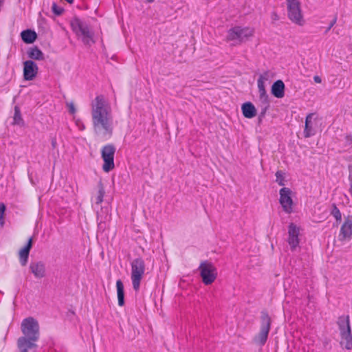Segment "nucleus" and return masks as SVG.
<instances>
[{
  "mask_svg": "<svg viewBox=\"0 0 352 352\" xmlns=\"http://www.w3.org/2000/svg\"><path fill=\"white\" fill-rule=\"evenodd\" d=\"M93 129L102 141L110 139L113 131V117L111 105L103 95L97 96L91 103Z\"/></svg>",
  "mask_w": 352,
  "mask_h": 352,
  "instance_id": "1",
  "label": "nucleus"
},
{
  "mask_svg": "<svg viewBox=\"0 0 352 352\" xmlns=\"http://www.w3.org/2000/svg\"><path fill=\"white\" fill-rule=\"evenodd\" d=\"M21 331L24 335L18 339L17 345L21 352H28L36 346L35 342L39 338V325L32 317L25 318L21 322Z\"/></svg>",
  "mask_w": 352,
  "mask_h": 352,
  "instance_id": "2",
  "label": "nucleus"
},
{
  "mask_svg": "<svg viewBox=\"0 0 352 352\" xmlns=\"http://www.w3.org/2000/svg\"><path fill=\"white\" fill-rule=\"evenodd\" d=\"M340 336V345L347 350L352 349V333L349 316H340L337 322Z\"/></svg>",
  "mask_w": 352,
  "mask_h": 352,
  "instance_id": "3",
  "label": "nucleus"
},
{
  "mask_svg": "<svg viewBox=\"0 0 352 352\" xmlns=\"http://www.w3.org/2000/svg\"><path fill=\"white\" fill-rule=\"evenodd\" d=\"M254 32V29L250 27L234 26L228 30L227 39L232 41L233 45H238L252 36Z\"/></svg>",
  "mask_w": 352,
  "mask_h": 352,
  "instance_id": "4",
  "label": "nucleus"
},
{
  "mask_svg": "<svg viewBox=\"0 0 352 352\" xmlns=\"http://www.w3.org/2000/svg\"><path fill=\"white\" fill-rule=\"evenodd\" d=\"M145 272V263L142 258H137L131 262V281L133 288L138 291Z\"/></svg>",
  "mask_w": 352,
  "mask_h": 352,
  "instance_id": "5",
  "label": "nucleus"
},
{
  "mask_svg": "<svg viewBox=\"0 0 352 352\" xmlns=\"http://www.w3.org/2000/svg\"><path fill=\"white\" fill-rule=\"evenodd\" d=\"M72 26L76 35L82 38V41L85 45H89L94 43L93 32L87 23L76 19L72 23Z\"/></svg>",
  "mask_w": 352,
  "mask_h": 352,
  "instance_id": "6",
  "label": "nucleus"
},
{
  "mask_svg": "<svg viewBox=\"0 0 352 352\" xmlns=\"http://www.w3.org/2000/svg\"><path fill=\"white\" fill-rule=\"evenodd\" d=\"M271 328V318L265 312H262L261 329L258 334L254 337V342L263 346L268 338V334Z\"/></svg>",
  "mask_w": 352,
  "mask_h": 352,
  "instance_id": "7",
  "label": "nucleus"
},
{
  "mask_svg": "<svg viewBox=\"0 0 352 352\" xmlns=\"http://www.w3.org/2000/svg\"><path fill=\"white\" fill-rule=\"evenodd\" d=\"M116 147L113 144L104 146L101 149V157L103 160L102 170L109 173L115 168L114 155Z\"/></svg>",
  "mask_w": 352,
  "mask_h": 352,
  "instance_id": "8",
  "label": "nucleus"
},
{
  "mask_svg": "<svg viewBox=\"0 0 352 352\" xmlns=\"http://www.w3.org/2000/svg\"><path fill=\"white\" fill-rule=\"evenodd\" d=\"M199 270L203 283L206 285H211L216 279L217 272L215 267L208 261L201 263Z\"/></svg>",
  "mask_w": 352,
  "mask_h": 352,
  "instance_id": "9",
  "label": "nucleus"
},
{
  "mask_svg": "<svg viewBox=\"0 0 352 352\" xmlns=\"http://www.w3.org/2000/svg\"><path fill=\"white\" fill-rule=\"evenodd\" d=\"M288 16L294 23L303 25L304 20L301 13L300 3L297 0H287Z\"/></svg>",
  "mask_w": 352,
  "mask_h": 352,
  "instance_id": "10",
  "label": "nucleus"
},
{
  "mask_svg": "<svg viewBox=\"0 0 352 352\" xmlns=\"http://www.w3.org/2000/svg\"><path fill=\"white\" fill-rule=\"evenodd\" d=\"M292 191L290 188L283 187L279 191V202L283 211L287 214H291L293 212V200L292 198Z\"/></svg>",
  "mask_w": 352,
  "mask_h": 352,
  "instance_id": "11",
  "label": "nucleus"
},
{
  "mask_svg": "<svg viewBox=\"0 0 352 352\" xmlns=\"http://www.w3.org/2000/svg\"><path fill=\"white\" fill-rule=\"evenodd\" d=\"M38 74V67L37 64L32 60H27L23 63V76L26 81L34 80Z\"/></svg>",
  "mask_w": 352,
  "mask_h": 352,
  "instance_id": "12",
  "label": "nucleus"
},
{
  "mask_svg": "<svg viewBox=\"0 0 352 352\" xmlns=\"http://www.w3.org/2000/svg\"><path fill=\"white\" fill-rule=\"evenodd\" d=\"M266 80L265 77L261 76L257 80V85L259 93V99L261 102L265 105V108L261 112V115L264 116L265 111L269 107V97L265 91L264 81Z\"/></svg>",
  "mask_w": 352,
  "mask_h": 352,
  "instance_id": "13",
  "label": "nucleus"
},
{
  "mask_svg": "<svg viewBox=\"0 0 352 352\" xmlns=\"http://www.w3.org/2000/svg\"><path fill=\"white\" fill-rule=\"evenodd\" d=\"M300 229L294 223H292L288 227V243L292 250H295L299 244L298 236Z\"/></svg>",
  "mask_w": 352,
  "mask_h": 352,
  "instance_id": "14",
  "label": "nucleus"
},
{
  "mask_svg": "<svg viewBox=\"0 0 352 352\" xmlns=\"http://www.w3.org/2000/svg\"><path fill=\"white\" fill-rule=\"evenodd\" d=\"M340 239L351 240L352 237V217L348 216L345 218L339 233Z\"/></svg>",
  "mask_w": 352,
  "mask_h": 352,
  "instance_id": "15",
  "label": "nucleus"
},
{
  "mask_svg": "<svg viewBox=\"0 0 352 352\" xmlns=\"http://www.w3.org/2000/svg\"><path fill=\"white\" fill-rule=\"evenodd\" d=\"M30 270L36 278H42L45 276V265L41 261L32 262L30 265Z\"/></svg>",
  "mask_w": 352,
  "mask_h": 352,
  "instance_id": "16",
  "label": "nucleus"
},
{
  "mask_svg": "<svg viewBox=\"0 0 352 352\" xmlns=\"http://www.w3.org/2000/svg\"><path fill=\"white\" fill-rule=\"evenodd\" d=\"M27 55L30 60H43L45 55L43 52L36 46L30 47L27 51Z\"/></svg>",
  "mask_w": 352,
  "mask_h": 352,
  "instance_id": "17",
  "label": "nucleus"
},
{
  "mask_svg": "<svg viewBox=\"0 0 352 352\" xmlns=\"http://www.w3.org/2000/svg\"><path fill=\"white\" fill-rule=\"evenodd\" d=\"M32 246V239L30 238L28 243L19 252V258L21 265L24 266L27 264L30 249Z\"/></svg>",
  "mask_w": 352,
  "mask_h": 352,
  "instance_id": "18",
  "label": "nucleus"
},
{
  "mask_svg": "<svg viewBox=\"0 0 352 352\" xmlns=\"http://www.w3.org/2000/svg\"><path fill=\"white\" fill-rule=\"evenodd\" d=\"M241 110L243 115L246 118H252L256 115V109L254 105L250 102L243 103L241 107Z\"/></svg>",
  "mask_w": 352,
  "mask_h": 352,
  "instance_id": "19",
  "label": "nucleus"
},
{
  "mask_svg": "<svg viewBox=\"0 0 352 352\" xmlns=\"http://www.w3.org/2000/svg\"><path fill=\"white\" fill-rule=\"evenodd\" d=\"M272 94L278 98H282L285 95V85L280 80L276 81L272 87Z\"/></svg>",
  "mask_w": 352,
  "mask_h": 352,
  "instance_id": "20",
  "label": "nucleus"
},
{
  "mask_svg": "<svg viewBox=\"0 0 352 352\" xmlns=\"http://www.w3.org/2000/svg\"><path fill=\"white\" fill-rule=\"evenodd\" d=\"M21 37L24 43L30 44L35 41L37 35L34 31L28 29L21 32Z\"/></svg>",
  "mask_w": 352,
  "mask_h": 352,
  "instance_id": "21",
  "label": "nucleus"
},
{
  "mask_svg": "<svg viewBox=\"0 0 352 352\" xmlns=\"http://www.w3.org/2000/svg\"><path fill=\"white\" fill-rule=\"evenodd\" d=\"M313 116L314 113H309L306 117L304 129V135L305 138H309L315 135V131L311 124V119Z\"/></svg>",
  "mask_w": 352,
  "mask_h": 352,
  "instance_id": "22",
  "label": "nucleus"
},
{
  "mask_svg": "<svg viewBox=\"0 0 352 352\" xmlns=\"http://www.w3.org/2000/svg\"><path fill=\"white\" fill-rule=\"evenodd\" d=\"M116 289H117L118 305L123 306L124 305V285H123L122 280L120 279L116 281Z\"/></svg>",
  "mask_w": 352,
  "mask_h": 352,
  "instance_id": "23",
  "label": "nucleus"
},
{
  "mask_svg": "<svg viewBox=\"0 0 352 352\" xmlns=\"http://www.w3.org/2000/svg\"><path fill=\"white\" fill-rule=\"evenodd\" d=\"M13 124L17 125H22L23 124V120L21 114L20 109L18 107H15L14 108V115L13 118Z\"/></svg>",
  "mask_w": 352,
  "mask_h": 352,
  "instance_id": "24",
  "label": "nucleus"
},
{
  "mask_svg": "<svg viewBox=\"0 0 352 352\" xmlns=\"http://www.w3.org/2000/svg\"><path fill=\"white\" fill-rule=\"evenodd\" d=\"M285 174L282 170H278L276 174V182L281 186H284L286 183Z\"/></svg>",
  "mask_w": 352,
  "mask_h": 352,
  "instance_id": "25",
  "label": "nucleus"
},
{
  "mask_svg": "<svg viewBox=\"0 0 352 352\" xmlns=\"http://www.w3.org/2000/svg\"><path fill=\"white\" fill-rule=\"evenodd\" d=\"M331 214L336 219L337 223L340 222L342 220V213L338 209V208L336 206V204L333 205Z\"/></svg>",
  "mask_w": 352,
  "mask_h": 352,
  "instance_id": "26",
  "label": "nucleus"
},
{
  "mask_svg": "<svg viewBox=\"0 0 352 352\" xmlns=\"http://www.w3.org/2000/svg\"><path fill=\"white\" fill-rule=\"evenodd\" d=\"M104 196V190L102 187L100 188L98 192V195L94 199V203L97 205H100L103 201Z\"/></svg>",
  "mask_w": 352,
  "mask_h": 352,
  "instance_id": "27",
  "label": "nucleus"
},
{
  "mask_svg": "<svg viewBox=\"0 0 352 352\" xmlns=\"http://www.w3.org/2000/svg\"><path fill=\"white\" fill-rule=\"evenodd\" d=\"M52 12L56 14V15H60L63 13L64 12V8L60 6H58L56 3H54L52 4Z\"/></svg>",
  "mask_w": 352,
  "mask_h": 352,
  "instance_id": "28",
  "label": "nucleus"
},
{
  "mask_svg": "<svg viewBox=\"0 0 352 352\" xmlns=\"http://www.w3.org/2000/svg\"><path fill=\"white\" fill-rule=\"evenodd\" d=\"M6 211V206L3 203H0V221L1 224L3 223L4 213Z\"/></svg>",
  "mask_w": 352,
  "mask_h": 352,
  "instance_id": "29",
  "label": "nucleus"
},
{
  "mask_svg": "<svg viewBox=\"0 0 352 352\" xmlns=\"http://www.w3.org/2000/svg\"><path fill=\"white\" fill-rule=\"evenodd\" d=\"M67 107H68V110L69 113L74 115L76 113V108L73 102H67Z\"/></svg>",
  "mask_w": 352,
  "mask_h": 352,
  "instance_id": "30",
  "label": "nucleus"
},
{
  "mask_svg": "<svg viewBox=\"0 0 352 352\" xmlns=\"http://www.w3.org/2000/svg\"><path fill=\"white\" fill-rule=\"evenodd\" d=\"M76 125L78 126L79 129H80V130H84L85 128L84 124L80 120L76 121Z\"/></svg>",
  "mask_w": 352,
  "mask_h": 352,
  "instance_id": "31",
  "label": "nucleus"
},
{
  "mask_svg": "<svg viewBox=\"0 0 352 352\" xmlns=\"http://www.w3.org/2000/svg\"><path fill=\"white\" fill-rule=\"evenodd\" d=\"M336 21H337V19L336 17H335L332 21L330 23L327 31H329V30L331 29V28L336 24Z\"/></svg>",
  "mask_w": 352,
  "mask_h": 352,
  "instance_id": "32",
  "label": "nucleus"
},
{
  "mask_svg": "<svg viewBox=\"0 0 352 352\" xmlns=\"http://www.w3.org/2000/svg\"><path fill=\"white\" fill-rule=\"evenodd\" d=\"M314 81H315L316 83H320V82H321V81H322V80H321L320 77V76H315L314 77Z\"/></svg>",
  "mask_w": 352,
  "mask_h": 352,
  "instance_id": "33",
  "label": "nucleus"
},
{
  "mask_svg": "<svg viewBox=\"0 0 352 352\" xmlns=\"http://www.w3.org/2000/svg\"><path fill=\"white\" fill-rule=\"evenodd\" d=\"M346 140L347 142H349L351 144H352V135H347L346 136Z\"/></svg>",
  "mask_w": 352,
  "mask_h": 352,
  "instance_id": "34",
  "label": "nucleus"
},
{
  "mask_svg": "<svg viewBox=\"0 0 352 352\" xmlns=\"http://www.w3.org/2000/svg\"><path fill=\"white\" fill-rule=\"evenodd\" d=\"M146 2L148 3H152L155 0H145Z\"/></svg>",
  "mask_w": 352,
  "mask_h": 352,
  "instance_id": "35",
  "label": "nucleus"
},
{
  "mask_svg": "<svg viewBox=\"0 0 352 352\" xmlns=\"http://www.w3.org/2000/svg\"><path fill=\"white\" fill-rule=\"evenodd\" d=\"M276 14H274V19H276Z\"/></svg>",
  "mask_w": 352,
  "mask_h": 352,
  "instance_id": "36",
  "label": "nucleus"
},
{
  "mask_svg": "<svg viewBox=\"0 0 352 352\" xmlns=\"http://www.w3.org/2000/svg\"><path fill=\"white\" fill-rule=\"evenodd\" d=\"M276 14H274V19H276Z\"/></svg>",
  "mask_w": 352,
  "mask_h": 352,
  "instance_id": "37",
  "label": "nucleus"
},
{
  "mask_svg": "<svg viewBox=\"0 0 352 352\" xmlns=\"http://www.w3.org/2000/svg\"><path fill=\"white\" fill-rule=\"evenodd\" d=\"M276 14H274V19H276Z\"/></svg>",
  "mask_w": 352,
  "mask_h": 352,
  "instance_id": "38",
  "label": "nucleus"
},
{
  "mask_svg": "<svg viewBox=\"0 0 352 352\" xmlns=\"http://www.w3.org/2000/svg\"><path fill=\"white\" fill-rule=\"evenodd\" d=\"M0 294H3V292L0 290Z\"/></svg>",
  "mask_w": 352,
  "mask_h": 352,
  "instance_id": "39",
  "label": "nucleus"
}]
</instances>
